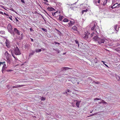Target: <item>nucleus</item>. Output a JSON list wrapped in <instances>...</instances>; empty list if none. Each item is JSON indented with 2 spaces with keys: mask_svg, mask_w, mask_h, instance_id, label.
I'll return each instance as SVG.
<instances>
[{
  "mask_svg": "<svg viewBox=\"0 0 120 120\" xmlns=\"http://www.w3.org/2000/svg\"><path fill=\"white\" fill-rule=\"evenodd\" d=\"M97 25V23L95 22H93L91 23L90 24V26H93L91 27V30L92 31V33L91 34V37H92L94 36L93 39L94 41L99 44L101 43L105 44L107 40L102 38H100L98 37V35L100 33L99 30L98 29L99 27L97 26L95 28L96 26Z\"/></svg>",
  "mask_w": 120,
  "mask_h": 120,
  "instance_id": "obj_1",
  "label": "nucleus"
},
{
  "mask_svg": "<svg viewBox=\"0 0 120 120\" xmlns=\"http://www.w3.org/2000/svg\"><path fill=\"white\" fill-rule=\"evenodd\" d=\"M108 0H93L94 4L97 6H98L99 5H102L105 6L107 8V6L106 4Z\"/></svg>",
  "mask_w": 120,
  "mask_h": 120,
  "instance_id": "obj_2",
  "label": "nucleus"
},
{
  "mask_svg": "<svg viewBox=\"0 0 120 120\" xmlns=\"http://www.w3.org/2000/svg\"><path fill=\"white\" fill-rule=\"evenodd\" d=\"M8 32H9L12 35L14 36L15 35V34L14 32L12 30V26L10 24H9L8 25Z\"/></svg>",
  "mask_w": 120,
  "mask_h": 120,
  "instance_id": "obj_3",
  "label": "nucleus"
},
{
  "mask_svg": "<svg viewBox=\"0 0 120 120\" xmlns=\"http://www.w3.org/2000/svg\"><path fill=\"white\" fill-rule=\"evenodd\" d=\"M110 7L112 9L116 8L117 9V10H120V4H119L117 3H116L115 4L112 3Z\"/></svg>",
  "mask_w": 120,
  "mask_h": 120,
  "instance_id": "obj_4",
  "label": "nucleus"
},
{
  "mask_svg": "<svg viewBox=\"0 0 120 120\" xmlns=\"http://www.w3.org/2000/svg\"><path fill=\"white\" fill-rule=\"evenodd\" d=\"M90 34V33H89L88 31H85L84 32V34H83L82 37L83 38L85 39H86L88 38V35Z\"/></svg>",
  "mask_w": 120,
  "mask_h": 120,
  "instance_id": "obj_5",
  "label": "nucleus"
},
{
  "mask_svg": "<svg viewBox=\"0 0 120 120\" xmlns=\"http://www.w3.org/2000/svg\"><path fill=\"white\" fill-rule=\"evenodd\" d=\"M14 52L15 55H20L21 54L19 48L17 47H16L15 48Z\"/></svg>",
  "mask_w": 120,
  "mask_h": 120,
  "instance_id": "obj_6",
  "label": "nucleus"
},
{
  "mask_svg": "<svg viewBox=\"0 0 120 120\" xmlns=\"http://www.w3.org/2000/svg\"><path fill=\"white\" fill-rule=\"evenodd\" d=\"M4 63L5 62H0V65H1V64H4L2 70L3 73H4V71L6 69V68L7 67H6V65L5 64H4Z\"/></svg>",
  "mask_w": 120,
  "mask_h": 120,
  "instance_id": "obj_7",
  "label": "nucleus"
},
{
  "mask_svg": "<svg viewBox=\"0 0 120 120\" xmlns=\"http://www.w3.org/2000/svg\"><path fill=\"white\" fill-rule=\"evenodd\" d=\"M13 32L14 33L15 32L18 35H20V34L19 31L16 28H14Z\"/></svg>",
  "mask_w": 120,
  "mask_h": 120,
  "instance_id": "obj_8",
  "label": "nucleus"
},
{
  "mask_svg": "<svg viewBox=\"0 0 120 120\" xmlns=\"http://www.w3.org/2000/svg\"><path fill=\"white\" fill-rule=\"evenodd\" d=\"M5 43L6 44V46L8 48L10 47V42L7 39L6 40V41L5 42Z\"/></svg>",
  "mask_w": 120,
  "mask_h": 120,
  "instance_id": "obj_9",
  "label": "nucleus"
},
{
  "mask_svg": "<svg viewBox=\"0 0 120 120\" xmlns=\"http://www.w3.org/2000/svg\"><path fill=\"white\" fill-rule=\"evenodd\" d=\"M5 55L6 56V58H10L11 56V55L9 54L7 51H6L5 53Z\"/></svg>",
  "mask_w": 120,
  "mask_h": 120,
  "instance_id": "obj_10",
  "label": "nucleus"
},
{
  "mask_svg": "<svg viewBox=\"0 0 120 120\" xmlns=\"http://www.w3.org/2000/svg\"><path fill=\"white\" fill-rule=\"evenodd\" d=\"M47 9L49 11H52L54 10V8H53L49 7L47 8Z\"/></svg>",
  "mask_w": 120,
  "mask_h": 120,
  "instance_id": "obj_11",
  "label": "nucleus"
},
{
  "mask_svg": "<svg viewBox=\"0 0 120 120\" xmlns=\"http://www.w3.org/2000/svg\"><path fill=\"white\" fill-rule=\"evenodd\" d=\"M76 105L77 107L79 108V105L81 101H78L77 100H76Z\"/></svg>",
  "mask_w": 120,
  "mask_h": 120,
  "instance_id": "obj_12",
  "label": "nucleus"
},
{
  "mask_svg": "<svg viewBox=\"0 0 120 120\" xmlns=\"http://www.w3.org/2000/svg\"><path fill=\"white\" fill-rule=\"evenodd\" d=\"M23 86V85H16L15 86H14L13 87V88H17L18 87H20Z\"/></svg>",
  "mask_w": 120,
  "mask_h": 120,
  "instance_id": "obj_13",
  "label": "nucleus"
},
{
  "mask_svg": "<svg viewBox=\"0 0 120 120\" xmlns=\"http://www.w3.org/2000/svg\"><path fill=\"white\" fill-rule=\"evenodd\" d=\"M70 22L69 23H68V24L69 26H71L73 25V24H74L75 22H74L71 21H70Z\"/></svg>",
  "mask_w": 120,
  "mask_h": 120,
  "instance_id": "obj_14",
  "label": "nucleus"
},
{
  "mask_svg": "<svg viewBox=\"0 0 120 120\" xmlns=\"http://www.w3.org/2000/svg\"><path fill=\"white\" fill-rule=\"evenodd\" d=\"M72 29L74 31H77V28L75 26H73L72 27Z\"/></svg>",
  "mask_w": 120,
  "mask_h": 120,
  "instance_id": "obj_15",
  "label": "nucleus"
},
{
  "mask_svg": "<svg viewBox=\"0 0 120 120\" xmlns=\"http://www.w3.org/2000/svg\"><path fill=\"white\" fill-rule=\"evenodd\" d=\"M6 61L8 63L10 64L11 62V60L10 59V58H6Z\"/></svg>",
  "mask_w": 120,
  "mask_h": 120,
  "instance_id": "obj_16",
  "label": "nucleus"
},
{
  "mask_svg": "<svg viewBox=\"0 0 120 120\" xmlns=\"http://www.w3.org/2000/svg\"><path fill=\"white\" fill-rule=\"evenodd\" d=\"M117 25H116L114 26V29L116 31H118L119 30L118 28H117Z\"/></svg>",
  "mask_w": 120,
  "mask_h": 120,
  "instance_id": "obj_17",
  "label": "nucleus"
},
{
  "mask_svg": "<svg viewBox=\"0 0 120 120\" xmlns=\"http://www.w3.org/2000/svg\"><path fill=\"white\" fill-rule=\"evenodd\" d=\"M35 52L33 50H32L30 53L29 54V56H30L33 55L34 53Z\"/></svg>",
  "mask_w": 120,
  "mask_h": 120,
  "instance_id": "obj_18",
  "label": "nucleus"
},
{
  "mask_svg": "<svg viewBox=\"0 0 120 120\" xmlns=\"http://www.w3.org/2000/svg\"><path fill=\"white\" fill-rule=\"evenodd\" d=\"M60 16L59 18V19L60 21H61L63 19V17L62 16L59 15Z\"/></svg>",
  "mask_w": 120,
  "mask_h": 120,
  "instance_id": "obj_19",
  "label": "nucleus"
},
{
  "mask_svg": "<svg viewBox=\"0 0 120 120\" xmlns=\"http://www.w3.org/2000/svg\"><path fill=\"white\" fill-rule=\"evenodd\" d=\"M88 10L87 9H86L85 10H83L82 11V15L84 12H86Z\"/></svg>",
  "mask_w": 120,
  "mask_h": 120,
  "instance_id": "obj_20",
  "label": "nucleus"
},
{
  "mask_svg": "<svg viewBox=\"0 0 120 120\" xmlns=\"http://www.w3.org/2000/svg\"><path fill=\"white\" fill-rule=\"evenodd\" d=\"M41 51V49H38L35 50V51L37 53L40 52Z\"/></svg>",
  "mask_w": 120,
  "mask_h": 120,
  "instance_id": "obj_21",
  "label": "nucleus"
},
{
  "mask_svg": "<svg viewBox=\"0 0 120 120\" xmlns=\"http://www.w3.org/2000/svg\"><path fill=\"white\" fill-rule=\"evenodd\" d=\"M58 13H60V12H54V13H52V15L53 16H56V14H57V13H58Z\"/></svg>",
  "mask_w": 120,
  "mask_h": 120,
  "instance_id": "obj_22",
  "label": "nucleus"
},
{
  "mask_svg": "<svg viewBox=\"0 0 120 120\" xmlns=\"http://www.w3.org/2000/svg\"><path fill=\"white\" fill-rule=\"evenodd\" d=\"M68 20L67 19L65 18L64 19L63 21V22H68Z\"/></svg>",
  "mask_w": 120,
  "mask_h": 120,
  "instance_id": "obj_23",
  "label": "nucleus"
},
{
  "mask_svg": "<svg viewBox=\"0 0 120 120\" xmlns=\"http://www.w3.org/2000/svg\"><path fill=\"white\" fill-rule=\"evenodd\" d=\"M25 47L26 48L28 49L29 48V45L27 44H25Z\"/></svg>",
  "mask_w": 120,
  "mask_h": 120,
  "instance_id": "obj_24",
  "label": "nucleus"
},
{
  "mask_svg": "<svg viewBox=\"0 0 120 120\" xmlns=\"http://www.w3.org/2000/svg\"><path fill=\"white\" fill-rule=\"evenodd\" d=\"M75 41L76 44H77L78 46L79 47V41L77 40H75Z\"/></svg>",
  "mask_w": 120,
  "mask_h": 120,
  "instance_id": "obj_25",
  "label": "nucleus"
},
{
  "mask_svg": "<svg viewBox=\"0 0 120 120\" xmlns=\"http://www.w3.org/2000/svg\"><path fill=\"white\" fill-rule=\"evenodd\" d=\"M0 33L2 34H5V32L3 30L0 31Z\"/></svg>",
  "mask_w": 120,
  "mask_h": 120,
  "instance_id": "obj_26",
  "label": "nucleus"
},
{
  "mask_svg": "<svg viewBox=\"0 0 120 120\" xmlns=\"http://www.w3.org/2000/svg\"><path fill=\"white\" fill-rule=\"evenodd\" d=\"M101 62H103V64H104L106 67L109 68L108 66L106 64H105V63H106V62H105L103 61H101Z\"/></svg>",
  "mask_w": 120,
  "mask_h": 120,
  "instance_id": "obj_27",
  "label": "nucleus"
},
{
  "mask_svg": "<svg viewBox=\"0 0 120 120\" xmlns=\"http://www.w3.org/2000/svg\"><path fill=\"white\" fill-rule=\"evenodd\" d=\"M12 56L16 60H18V59L16 57H15L14 55L13 54H12Z\"/></svg>",
  "mask_w": 120,
  "mask_h": 120,
  "instance_id": "obj_28",
  "label": "nucleus"
},
{
  "mask_svg": "<svg viewBox=\"0 0 120 120\" xmlns=\"http://www.w3.org/2000/svg\"><path fill=\"white\" fill-rule=\"evenodd\" d=\"M65 68V67H63L61 69V70L63 71L66 70L65 69H66L64 68Z\"/></svg>",
  "mask_w": 120,
  "mask_h": 120,
  "instance_id": "obj_29",
  "label": "nucleus"
},
{
  "mask_svg": "<svg viewBox=\"0 0 120 120\" xmlns=\"http://www.w3.org/2000/svg\"><path fill=\"white\" fill-rule=\"evenodd\" d=\"M13 70H6V69L4 71H12Z\"/></svg>",
  "mask_w": 120,
  "mask_h": 120,
  "instance_id": "obj_30",
  "label": "nucleus"
},
{
  "mask_svg": "<svg viewBox=\"0 0 120 120\" xmlns=\"http://www.w3.org/2000/svg\"><path fill=\"white\" fill-rule=\"evenodd\" d=\"M41 100L42 101H44L45 100V98L43 97H42L41 98Z\"/></svg>",
  "mask_w": 120,
  "mask_h": 120,
  "instance_id": "obj_31",
  "label": "nucleus"
},
{
  "mask_svg": "<svg viewBox=\"0 0 120 120\" xmlns=\"http://www.w3.org/2000/svg\"><path fill=\"white\" fill-rule=\"evenodd\" d=\"M64 68L66 69H65L66 70H67L69 69H71V68L68 67H65V68Z\"/></svg>",
  "mask_w": 120,
  "mask_h": 120,
  "instance_id": "obj_32",
  "label": "nucleus"
},
{
  "mask_svg": "<svg viewBox=\"0 0 120 120\" xmlns=\"http://www.w3.org/2000/svg\"><path fill=\"white\" fill-rule=\"evenodd\" d=\"M53 49L55 51H58V53H59V49Z\"/></svg>",
  "mask_w": 120,
  "mask_h": 120,
  "instance_id": "obj_33",
  "label": "nucleus"
},
{
  "mask_svg": "<svg viewBox=\"0 0 120 120\" xmlns=\"http://www.w3.org/2000/svg\"><path fill=\"white\" fill-rule=\"evenodd\" d=\"M101 99H100V98H95V99H94V100H100Z\"/></svg>",
  "mask_w": 120,
  "mask_h": 120,
  "instance_id": "obj_34",
  "label": "nucleus"
},
{
  "mask_svg": "<svg viewBox=\"0 0 120 120\" xmlns=\"http://www.w3.org/2000/svg\"><path fill=\"white\" fill-rule=\"evenodd\" d=\"M70 92V90L68 89L66 90V93H68L69 92Z\"/></svg>",
  "mask_w": 120,
  "mask_h": 120,
  "instance_id": "obj_35",
  "label": "nucleus"
},
{
  "mask_svg": "<svg viewBox=\"0 0 120 120\" xmlns=\"http://www.w3.org/2000/svg\"><path fill=\"white\" fill-rule=\"evenodd\" d=\"M101 103L104 104V102L105 101L104 100L101 99Z\"/></svg>",
  "mask_w": 120,
  "mask_h": 120,
  "instance_id": "obj_36",
  "label": "nucleus"
},
{
  "mask_svg": "<svg viewBox=\"0 0 120 120\" xmlns=\"http://www.w3.org/2000/svg\"><path fill=\"white\" fill-rule=\"evenodd\" d=\"M54 43L55 44H58L59 45L60 44L59 43H58L57 42H56V41L54 42Z\"/></svg>",
  "mask_w": 120,
  "mask_h": 120,
  "instance_id": "obj_37",
  "label": "nucleus"
},
{
  "mask_svg": "<svg viewBox=\"0 0 120 120\" xmlns=\"http://www.w3.org/2000/svg\"><path fill=\"white\" fill-rule=\"evenodd\" d=\"M4 15H5L7 16H9L5 12L4 13Z\"/></svg>",
  "mask_w": 120,
  "mask_h": 120,
  "instance_id": "obj_38",
  "label": "nucleus"
},
{
  "mask_svg": "<svg viewBox=\"0 0 120 120\" xmlns=\"http://www.w3.org/2000/svg\"><path fill=\"white\" fill-rule=\"evenodd\" d=\"M9 18L11 20H12V16H11V17H9Z\"/></svg>",
  "mask_w": 120,
  "mask_h": 120,
  "instance_id": "obj_39",
  "label": "nucleus"
},
{
  "mask_svg": "<svg viewBox=\"0 0 120 120\" xmlns=\"http://www.w3.org/2000/svg\"><path fill=\"white\" fill-rule=\"evenodd\" d=\"M30 31L31 32L33 31H34V30L33 29H32V28H30Z\"/></svg>",
  "mask_w": 120,
  "mask_h": 120,
  "instance_id": "obj_40",
  "label": "nucleus"
},
{
  "mask_svg": "<svg viewBox=\"0 0 120 120\" xmlns=\"http://www.w3.org/2000/svg\"><path fill=\"white\" fill-rule=\"evenodd\" d=\"M42 30L45 31L46 30H47L46 29H45L43 28H42Z\"/></svg>",
  "mask_w": 120,
  "mask_h": 120,
  "instance_id": "obj_41",
  "label": "nucleus"
},
{
  "mask_svg": "<svg viewBox=\"0 0 120 120\" xmlns=\"http://www.w3.org/2000/svg\"><path fill=\"white\" fill-rule=\"evenodd\" d=\"M21 1L23 3H24L25 2L24 0H21Z\"/></svg>",
  "mask_w": 120,
  "mask_h": 120,
  "instance_id": "obj_42",
  "label": "nucleus"
},
{
  "mask_svg": "<svg viewBox=\"0 0 120 120\" xmlns=\"http://www.w3.org/2000/svg\"><path fill=\"white\" fill-rule=\"evenodd\" d=\"M0 14L2 15L4 14L3 12L1 11H0Z\"/></svg>",
  "mask_w": 120,
  "mask_h": 120,
  "instance_id": "obj_43",
  "label": "nucleus"
},
{
  "mask_svg": "<svg viewBox=\"0 0 120 120\" xmlns=\"http://www.w3.org/2000/svg\"><path fill=\"white\" fill-rule=\"evenodd\" d=\"M30 39H31V41H32V42H33V39H32L31 38H30Z\"/></svg>",
  "mask_w": 120,
  "mask_h": 120,
  "instance_id": "obj_44",
  "label": "nucleus"
},
{
  "mask_svg": "<svg viewBox=\"0 0 120 120\" xmlns=\"http://www.w3.org/2000/svg\"><path fill=\"white\" fill-rule=\"evenodd\" d=\"M94 82L95 83L97 84H98L99 83V82Z\"/></svg>",
  "mask_w": 120,
  "mask_h": 120,
  "instance_id": "obj_45",
  "label": "nucleus"
},
{
  "mask_svg": "<svg viewBox=\"0 0 120 120\" xmlns=\"http://www.w3.org/2000/svg\"><path fill=\"white\" fill-rule=\"evenodd\" d=\"M45 4L47 5H49V4H48L47 3H46V2H45Z\"/></svg>",
  "mask_w": 120,
  "mask_h": 120,
  "instance_id": "obj_46",
  "label": "nucleus"
},
{
  "mask_svg": "<svg viewBox=\"0 0 120 120\" xmlns=\"http://www.w3.org/2000/svg\"><path fill=\"white\" fill-rule=\"evenodd\" d=\"M118 78H119V79L118 80V81H119L120 79V77H119V76H118L117 77Z\"/></svg>",
  "mask_w": 120,
  "mask_h": 120,
  "instance_id": "obj_47",
  "label": "nucleus"
},
{
  "mask_svg": "<svg viewBox=\"0 0 120 120\" xmlns=\"http://www.w3.org/2000/svg\"><path fill=\"white\" fill-rule=\"evenodd\" d=\"M15 19L17 21H18V20L17 18H15Z\"/></svg>",
  "mask_w": 120,
  "mask_h": 120,
  "instance_id": "obj_48",
  "label": "nucleus"
},
{
  "mask_svg": "<svg viewBox=\"0 0 120 120\" xmlns=\"http://www.w3.org/2000/svg\"><path fill=\"white\" fill-rule=\"evenodd\" d=\"M120 49V48H118L117 49V51L118 52H120V51H119V50H118V49Z\"/></svg>",
  "mask_w": 120,
  "mask_h": 120,
  "instance_id": "obj_49",
  "label": "nucleus"
},
{
  "mask_svg": "<svg viewBox=\"0 0 120 120\" xmlns=\"http://www.w3.org/2000/svg\"><path fill=\"white\" fill-rule=\"evenodd\" d=\"M104 104H106L107 103V102H105V101H104Z\"/></svg>",
  "mask_w": 120,
  "mask_h": 120,
  "instance_id": "obj_50",
  "label": "nucleus"
},
{
  "mask_svg": "<svg viewBox=\"0 0 120 120\" xmlns=\"http://www.w3.org/2000/svg\"><path fill=\"white\" fill-rule=\"evenodd\" d=\"M45 1H46V2H48V1L47 0H44Z\"/></svg>",
  "mask_w": 120,
  "mask_h": 120,
  "instance_id": "obj_51",
  "label": "nucleus"
},
{
  "mask_svg": "<svg viewBox=\"0 0 120 120\" xmlns=\"http://www.w3.org/2000/svg\"><path fill=\"white\" fill-rule=\"evenodd\" d=\"M99 104H100L101 103V102H99Z\"/></svg>",
  "mask_w": 120,
  "mask_h": 120,
  "instance_id": "obj_52",
  "label": "nucleus"
},
{
  "mask_svg": "<svg viewBox=\"0 0 120 120\" xmlns=\"http://www.w3.org/2000/svg\"><path fill=\"white\" fill-rule=\"evenodd\" d=\"M66 54V53H64L63 54H64H64Z\"/></svg>",
  "mask_w": 120,
  "mask_h": 120,
  "instance_id": "obj_53",
  "label": "nucleus"
},
{
  "mask_svg": "<svg viewBox=\"0 0 120 120\" xmlns=\"http://www.w3.org/2000/svg\"><path fill=\"white\" fill-rule=\"evenodd\" d=\"M90 112V113H92V111H91V112Z\"/></svg>",
  "mask_w": 120,
  "mask_h": 120,
  "instance_id": "obj_54",
  "label": "nucleus"
},
{
  "mask_svg": "<svg viewBox=\"0 0 120 120\" xmlns=\"http://www.w3.org/2000/svg\"><path fill=\"white\" fill-rule=\"evenodd\" d=\"M45 11V12H46V11Z\"/></svg>",
  "mask_w": 120,
  "mask_h": 120,
  "instance_id": "obj_55",
  "label": "nucleus"
}]
</instances>
